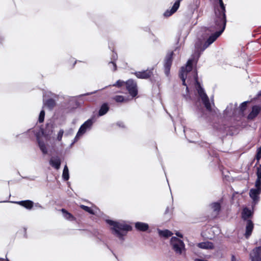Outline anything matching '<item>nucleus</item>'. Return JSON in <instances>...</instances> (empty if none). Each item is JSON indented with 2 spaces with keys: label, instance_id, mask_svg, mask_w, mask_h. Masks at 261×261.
<instances>
[{
  "label": "nucleus",
  "instance_id": "nucleus-5",
  "mask_svg": "<svg viewBox=\"0 0 261 261\" xmlns=\"http://www.w3.org/2000/svg\"><path fill=\"white\" fill-rule=\"evenodd\" d=\"M237 102L229 103L223 111V115L224 118L233 117L237 119L239 118V113L237 112Z\"/></svg>",
  "mask_w": 261,
  "mask_h": 261
},
{
  "label": "nucleus",
  "instance_id": "nucleus-54",
  "mask_svg": "<svg viewBox=\"0 0 261 261\" xmlns=\"http://www.w3.org/2000/svg\"><path fill=\"white\" fill-rule=\"evenodd\" d=\"M74 144V143L73 142H72L71 143V144L70 145V147H72V145H73Z\"/></svg>",
  "mask_w": 261,
  "mask_h": 261
},
{
  "label": "nucleus",
  "instance_id": "nucleus-53",
  "mask_svg": "<svg viewBox=\"0 0 261 261\" xmlns=\"http://www.w3.org/2000/svg\"><path fill=\"white\" fill-rule=\"evenodd\" d=\"M258 96H261V90L260 91L258 92Z\"/></svg>",
  "mask_w": 261,
  "mask_h": 261
},
{
  "label": "nucleus",
  "instance_id": "nucleus-37",
  "mask_svg": "<svg viewBox=\"0 0 261 261\" xmlns=\"http://www.w3.org/2000/svg\"><path fill=\"white\" fill-rule=\"evenodd\" d=\"M45 117V111L42 110L40 111L39 117H38V121L40 123H42L44 121Z\"/></svg>",
  "mask_w": 261,
  "mask_h": 261
},
{
  "label": "nucleus",
  "instance_id": "nucleus-29",
  "mask_svg": "<svg viewBox=\"0 0 261 261\" xmlns=\"http://www.w3.org/2000/svg\"><path fill=\"white\" fill-rule=\"evenodd\" d=\"M158 231L160 236L164 237L165 238H168L172 236L173 234V233L168 229L161 230L158 229Z\"/></svg>",
  "mask_w": 261,
  "mask_h": 261
},
{
  "label": "nucleus",
  "instance_id": "nucleus-52",
  "mask_svg": "<svg viewBox=\"0 0 261 261\" xmlns=\"http://www.w3.org/2000/svg\"><path fill=\"white\" fill-rule=\"evenodd\" d=\"M0 260L1 261H6V258L5 259L4 258H1V257H0Z\"/></svg>",
  "mask_w": 261,
  "mask_h": 261
},
{
  "label": "nucleus",
  "instance_id": "nucleus-57",
  "mask_svg": "<svg viewBox=\"0 0 261 261\" xmlns=\"http://www.w3.org/2000/svg\"><path fill=\"white\" fill-rule=\"evenodd\" d=\"M6 261H9V260L7 258H6Z\"/></svg>",
  "mask_w": 261,
  "mask_h": 261
},
{
  "label": "nucleus",
  "instance_id": "nucleus-2",
  "mask_svg": "<svg viewBox=\"0 0 261 261\" xmlns=\"http://www.w3.org/2000/svg\"><path fill=\"white\" fill-rule=\"evenodd\" d=\"M106 222L111 226L110 230L112 234L122 242L125 240L124 236L127 232L133 230V227L125 221L106 219Z\"/></svg>",
  "mask_w": 261,
  "mask_h": 261
},
{
  "label": "nucleus",
  "instance_id": "nucleus-35",
  "mask_svg": "<svg viewBox=\"0 0 261 261\" xmlns=\"http://www.w3.org/2000/svg\"><path fill=\"white\" fill-rule=\"evenodd\" d=\"M113 99L117 102H123L125 101L124 97L122 95H116Z\"/></svg>",
  "mask_w": 261,
  "mask_h": 261
},
{
  "label": "nucleus",
  "instance_id": "nucleus-19",
  "mask_svg": "<svg viewBox=\"0 0 261 261\" xmlns=\"http://www.w3.org/2000/svg\"><path fill=\"white\" fill-rule=\"evenodd\" d=\"M135 228L138 231L144 232L149 229V225L146 223L137 222L135 223Z\"/></svg>",
  "mask_w": 261,
  "mask_h": 261
},
{
  "label": "nucleus",
  "instance_id": "nucleus-43",
  "mask_svg": "<svg viewBox=\"0 0 261 261\" xmlns=\"http://www.w3.org/2000/svg\"><path fill=\"white\" fill-rule=\"evenodd\" d=\"M118 56L116 53L113 51V54L112 55L111 59L114 61H116L117 59Z\"/></svg>",
  "mask_w": 261,
  "mask_h": 261
},
{
  "label": "nucleus",
  "instance_id": "nucleus-51",
  "mask_svg": "<svg viewBox=\"0 0 261 261\" xmlns=\"http://www.w3.org/2000/svg\"><path fill=\"white\" fill-rule=\"evenodd\" d=\"M257 153H259V154H261V146L257 150Z\"/></svg>",
  "mask_w": 261,
  "mask_h": 261
},
{
  "label": "nucleus",
  "instance_id": "nucleus-36",
  "mask_svg": "<svg viewBox=\"0 0 261 261\" xmlns=\"http://www.w3.org/2000/svg\"><path fill=\"white\" fill-rule=\"evenodd\" d=\"M108 66L109 68L113 71H115L117 70L116 64L113 61L109 62L108 63Z\"/></svg>",
  "mask_w": 261,
  "mask_h": 261
},
{
  "label": "nucleus",
  "instance_id": "nucleus-21",
  "mask_svg": "<svg viewBox=\"0 0 261 261\" xmlns=\"http://www.w3.org/2000/svg\"><path fill=\"white\" fill-rule=\"evenodd\" d=\"M210 206L215 214L218 215L221 210V201L212 202Z\"/></svg>",
  "mask_w": 261,
  "mask_h": 261
},
{
  "label": "nucleus",
  "instance_id": "nucleus-6",
  "mask_svg": "<svg viewBox=\"0 0 261 261\" xmlns=\"http://www.w3.org/2000/svg\"><path fill=\"white\" fill-rule=\"evenodd\" d=\"M44 97H48L47 99H43V105L47 107V108L51 110L55 107L56 102L54 98H58V96L53 93L48 92L44 95Z\"/></svg>",
  "mask_w": 261,
  "mask_h": 261
},
{
  "label": "nucleus",
  "instance_id": "nucleus-28",
  "mask_svg": "<svg viewBox=\"0 0 261 261\" xmlns=\"http://www.w3.org/2000/svg\"><path fill=\"white\" fill-rule=\"evenodd\" d=\"M61 212L63 213V217L66 220H68L69 221H74L75 220V217L70 213H69L68 211H67L64 208L61 209Z\"/></svg>",
  "mask_w": 261,
  "mask_h": 261
},
{
  "label": "nucleus",
  "instance_id": "nucleus-34",
  "mask_svg": "<svg viewBox=\"0 0 261 261\" xmlns=\"http://www.w3.org/2000/svg\"><path fill=\"white\" fill-rule=\"evenodd\" d=\"M80 207L81 208L88 212V213L93 215L94 214L93 210L91 207L84 205H81Z\"/></svg>",
  "mask_w": 261,
  "mask_h": 261
},
{
  "label": "nucleus",
  "instance_id": "nucleus-48",
  "mask_svg": "<svg viewBox=\"0 0 261 261\" xmlns=\"http://www.w3.org/2000/svg\"><path fill=\"white\" fill-rule=\"evenodd\" d=\"M261 158V154L257 153L256 154V159L258 161L260 160Z\"/></svg>",
  "mask_w": 261,
  "mask_h": 261
},
{
  "label": "nucleus",
  "instance_id": "nucleus-11",
  "mask_svg": "<svg viewBox=\"0 0 261 261\" xmlns=\"http://www.w3.org/2000/svg\"><path fill=\"white\" fill-rule=\"evenodd\" d=\"M93 123L94 120L92 118H90L86 120L80 127L78 130L79 134H81L82 135H83L87 131L90 130Z\"/></svg>",
  "mask_w": 261,
  "mask_h": 261
},
{
  "label": "nucleus",
  "instance_id": "nucleus-32",
  "mask_svg": "<svg viewBox=\"0 0 261 261\" xmlns=\"http://www.w3.org/2000/svg\"><path fill=\"white\" fill-rule=\"evenodd\" d=\"M124 83L125 84V82H124V81L119 80L115 84H113L112 86L120 88V87H122L124 84ZM110 86H112V85H110L109 86H106L105 88H103L101 89H100L99 90H102V89H106L107 87H110Z\"/></svg>",
  "mask_w": 261,
  "mask_h": 261
},
{
  "label": "nucleus",
  "instance_id": "nucleus-30",
  "mask_svg": "<svg viewBox=\"0 0 261 261\" xmlns=\"http://www.w3.org/2000/svg\"><path fill=\"white\" fill-rule=\"evenodd\" d=\"M66 100L68 101L69 103H71L72 105V108H73L79 106V102L75 97H68L66 99Z\"/></svg>",
  "mask_w": 261,
  "mask_h": 261
},
{
  "label": "nucleus",
  "instance_id": "nucleus-16",
  "mask_svg": "<svg viewBox=\"0 0 261 261\" xmlns=\"http://www.w3.org/2000/svg\"><path fill=\"white\" fill-rule=\"evenodd\" d=\"M261 193V191L255 188H252L249 191V196L253 200V202L255 204L259 200V195Z\"/></svg>",
  "mask_w": 261,
  "mask_h": 261
},
{
  "label": "nucleus",
  "instance_id": "nucleus-23",
  "mask_svg": "<svg viewBox=\"0 0 261 261\" xmlns=\"http://www.w3.org/2000/svg\"><path fill=\"white\" fill-rule=\"evenodd\" d=\"M197 246L199 248L203 249H213L214 248L213 243L209 241L199 243L197 244Z\"/></svg>",
  "mask_w": 261,
  "mask_h": 261
},
{
  "label": "nucleus",
  "instance_id": "nucleus-49",
  "mask_svg": "<svg viewBox=\"0 0 261 261\" xmlns=\"http://www.w3.org/2000/svg\"><path fill=\"white\" fill-rule=\"evenodd\" d=\"M4 37L2 36H0V43H2L4 41Z\"/></svg>",
  "mask_w": 261,
  "mask_h": 261
},
{
  "label": "nucleus",
  "instance_id": "nucleus-22",
  "mask_svg": "<svg viewBox=\"0 0 261 261\" xmlns=\"http://www.w3.org/2000/svg\"><path fill=\"white\" fill-rule=\"evenodd\" d=\"M253 229V223L252 221L249 219L247 221V225L246 226V231L245 233V236L246 238L248 239L252 232Z\"/></svg>",
  "mask_w": 261,
  "mask_h": 261
},
{
  "label": "nucleus",
  "instance_id": "nucleus-39",
  "mask_svg": "<svg viewBox=\"0 0 261 261\" xmlns=\"http://www.w3.org/2000/svg\"><path fill=\"white\" fill-rule=\"evenodd\" d=\"M82 136V135L81 134H79V132H77L75 137L74 138V140H73V142L75 143L76 142H77L79 140V139H80V137Z\"/></svg>",
  "mask_w": 261,
  "mask_h": 261
},
{
  "label": "nucleus",
  "instance_id": "nucleus-8",
  "mask_svg": "<svg viewBox=\"0 0 261 261\" xmlns=\"http://www.w3.org/2000/svg\"><path fill=\"white\" fill-rule=\"evenodd\" d=\"M125 85L130 95L133 97L136 96L138 93L136 82L132 79H129L125 82Z\"/></svg>",
  "mask_w": 261,
  "mask_h": 261
},
{
  "label": "nucleus",
  "instance_id": "nucleus-20",
  "mask_svg": "<svg viewBox=\"0 0 261 261\" xmlns=\"http://www.w3.org/2000/svg\"><path fill=\"white\" fill-rule=\"evenodd\" d=\"M49 163L53 167L58 170L60 168L61 161L60 159L57 156L56 158H51L49 161Z\"/></svg>",
  "mask_w": 261,
  "mask_h": 261
},
{
  "label": "nucleus",
  "instance_id": "nucleus-40",
  "mask_svg": "<svg viewBox=\"0 0 261 261\" xmlns=\"http://www.w3.org/2000/svg\"><path fill=\"white\" fill-rule=\"evenodd\" d=\"M82 136V135L81 134H79V132H77L75 137L74 138V140H73V142L75 143L76 142H77L79 140V139H80V137Z\"/></svg>",
  "mask_w": 261,
  "mask_h": 261
},
{
  "label": "nucleus",
  "instance_id": "nucleus-9",
  "mask_svg": "<svg viewBox=\"0 0 261 261\" xmlns=\"http://www.w3.org/2000/svg\"><path fill=\"white\" fill-rule=\"evenodd\" d=\"M173 51L168 53L164 59V72L167 76H168L170 74V68L173 61Z\"/></svg>",
  "mask_w": 261,
  "mask_h": 261
},
{
  "label": "nucleus",
  "instance_id": "nucleus-17",
  "mask_svg": "<svg viewBox=\"0 0 261 261\" xmlns=\"http://www.w3.org/2000/svg\"><path fill=\"white\" fill-rule=\"evenodd\" d=\"M256 174L257 178L255 182V189L261 191V164L257 167Z\"/></svg>",
  "mask_w": 261,
  "mask_h": 261
},
{
  "label": "nucleus",
  "instance_id": "nucleus-14",
  "mask_svg": "<svg viewBox=\"0 0 261 261\" xmlns=\"http://www.w3.org/2000/svg\"><path fill=\"white\" fill-rule=\"evenodd\" d=\"M134 74L138 79H147L151 76L152 72L151 70L147 69L142 71H136L134 73Z\"/></svg>",
  "mask_w": 261,
  "mask_h": 261
},
{
  "label": "nucleus",
  "instance_id": "nucleus-46",
  "mask_svg": "<svg viewBox=\"0 0 261 261\" xmlns=\"http://www.w3.org/2000/svg\"><path fill=\"white\" fill-rule=\"evenodd\" d=\"M231 261H238L234 255H231Z\"/></svg>",
  "mask_w": 261,
  "mask_h": 261
},
{
  "label": "nucleus",
  "instance_id": "nucleus-58",
  "mask_svg": "<svg viewBox=\"0 0 261 261\" xmlns=\"http://www.w3.org/2000/svg\"><path fill=\"white\" fill-rule=\"evenodd\" d=\"M19 135H16V137H18Z\"/></svg>",
  "mask_w": 261,
  "mask_h": 261
},
{
  "label": "nucleus",
  "instance_id": "nucleus-33",
  "mask_svg": "<svg viewBox=\"0 0 261 261\" xmlns=\"http://www.w3.org/2000/svg\"><path fill=\"white\" fill-rule=\"evenodd\" d=\"M202 103L207 111H208L209 112H211L212 111L209 98L205 100L204 101H202Z\"/></svg>",
  "mask_w": 261,
  "mask_h": 261
},
{
  "label": "nucleus",
  "instance_id": "nucleus-50",
  "mask_svg": "<svg viewBox=\"0 0 261 261\" xmlns=\"http://www.w3.org/2000/svg\"><path fill=\"white\" fill-rule=\"evenodd\" d=\"M169 211V207H167L166 208V211H165V214H167V213H168Z\"/></svg>",
  "mask_w": 261,
  "mask_h": 261
},
{
  "label": "nucleus",
  "instance_id": "nucleus-3",
  "mask_svg": "<svg viewBox=\"0 0 261 261\" xmlns=\"http://www.w3.org/2000/svg\"><path fill=\"white\" fill-rule=\"evenodd\" d=\"M194 62L193 59H190L187 62L185 66H182L179 71V77L182 81V84L183 85L186 86V90L187 92L189 91L188 87L186 83V80L187 78V74L188 73L192 71L193 68V64Z\"/></svg>",
  "mask_w": 261,
  "mask_h": 261
},
{
  "label": "nucleus",
  "instance_id": "nucleus-10",
  "mask_svg": "<svg viewBox=\"0 0 261 261\" xmlns=\"http://www.w3.org/2000/svg\"><path fill=\"white\" fill-rule=\"evenodd\" d=\"M251 261H261V246L255 247L250 253Z\"/></svg>",
  "mask_w": 261,
  "mask_h": 261
},
{
  "label": "nucleus",
  "instance_id": "nucleus-42",
  "mask_svg": "<svg viewBox=\"0 0 261 261\" xmlns=\"http://www.w3.org/2000/svg\"><path fill=\"white\" fill-rule=\"evenodd\" d=\"M199 96L201 99L202 102L208 98V97L206 93L203 94Z\"/></svg>",
  "mask_w": 261,
  "mask_h": 261
},
{
  "label": "nucleus",
  "instance_id": "nucleus-12",
  "mask_svg": "<svg viewBox=\"0 0 261 261\" xmlns=\"http://www.w3.org/2000/svg\"><path fill=\"white\" fill-rule=\"evenodd\" d=\"M53 124L50 123H46L45 128H41L42 135L45 138L50 137L54 132Z\"/></svg>",
  "mask_w": 261,
  "mask_h": 261
},
{
  "label": "nucleus",
  "instance_id": "nucleus-7",
  "mask_svg": "<svg viewBox=\"0 0 261 261\" xmlns=\"http://www.w3.org/2000/svg\"><path fill=\"white\" fill-rule=\"evenodd\" d=\"M33 133L36 137L37 142L38 146L43 154H46L48 152L46 145L43 140L40 137L39 133H36L32 129H29L27 132L22 134L23 135H27L28 133Z\"/></svg>",
  "mask_w": 261,
  "mask_h": 261
},
{
  "label": "nucleus",
  "instance_id": "nucleus-56",
  "mask_svg": "<svg viewBox=\"0 0 261 261\" xmlns=\"http://www.w3.org/2000/svg\"><path fill=\"white\" fill-rule=\"evenodd\" d=\"M70 131L71 132V133H72V132H73V129L71 128V129H70Z\"/></svg>",
  "mask_w": 261,
  "mask_h": 261
},
{
  "label": "nucleus",
  "instance_id": "nucleus-13",
  "mask_svg": "<svg viewBox=\"0 0 261 261\" xmlns=\"http://www.w3.org/2000/svg\"><path fill=\"white\" fill-rule=\"evenodd\" d=\"M11 202L16 203L28 210H31L32 209L34 206V202L31 200H25L18 201H11Z\"/></svg>",
  "mask_w": 261,
  "mask_h": 261
},
{
  "label": "nucleus",
  "instance_id": "nucleus-27",
  "mask_svg": "<svg viewBox=\"0 0 261 261\" xmlns=\"http://www.w3.org/2000/svg\"><path fill=\"white\" fill-rule=\"evenodd\" d=\"M194 79L195 80V83L197 86V90L199 96L202 95L203 94L206 93L205 92L204 89L202 87L198 81V75L197 73H196V74L194 76Z\"/></svg>",
  "mask_w": 261,
  "mask_h": 261
},
{
  "label": "nucleus",
  "instance_id": "nucleus-25",
  "mask_svg": "<svg viewBox=\"0 0 261 261\" xmlns=\"http://www.w3.org/2000/svg\"><path fill=\"white\" fill-rule=\"evenodd\" d=\"M110 109V107L107 102H105L101 105L98 111V116H102L106 114Z\"/></svg>",
  "mask_w": 261,
  "mask_h": 261
},
{
  "label": "nucleus",
  "instance_id": "nucleus-15",
  "mask_svg": "<svg viewBox=\"0 0 261 261\" xmlns=\"http://www.w3.org/2000/svg\"><path fill=\"white\" fill-rule=\"evenodd\" d=\"M181 1L182 0L176 1L171 9L170 10H167L164 12V16L165 17H169L174 13L178 10Z\"/></svg>",
  "mask_w": 261,
  "mask_h": 261
},
{
  "label": "nucleus",
  "instance_id": "nucleus-24",
  "mask_svg": "<svg viewBox=\"0 0 261 261\" xmlns=\"http://www.w3.org/2000/svg\"><path fill=\"white\" fill-rule=\"evenodd\" d=\"M248 102V101H244L240 105L239 107L237 106V112H238L239 113V119L244 116V112L247 108Z\"/></svg>",
  "mask_w": 261,
  "mask_h": 261
},
{
  "label": "nucleus",
  "instance_id": "nucleus-31",
  "mask_svg": "<svg viewBox=\"0 0 261 261\" xmlns=\"http://www.w3.org/2000/svg\"><path fill=\"white\" fill-rule=\"evenodd\" d=\"M62 178L65 181L68 180L69 178V170L66 165H65L63 170Z\"/></svg>",
  "mask_w": 261,
  "mask_h": 261
},
{
  "label": "nucleus",
  "instance_id": "nucleus-47",
  "mask_svg": "<svg viewBox=\"0 0 261 261\" xmlns=\"http://www.w3.org/2000/svg\"><path fill=\"white\" fill-rule=\"evenodd\" d=\"M35 205L36 207H38L41 208H43V207L42 206V205L41 204H40L39 203H35Z\"/></svg>",
  "mask_w": 261,
  "mask_h": 261
},
{
  "label": "nucleus",
  "instance_id": "nucleus-4",
  "mask_svg": "<svg viewBox=\"0 0 261 261\" xmlns=\"http://www.w3.org/2000/svg\"><path fill=\"white\" fill-rule=\"evenodd\" d=\"M170 244L172 249L177 254L181 255L186 250L184 242L176 237H171Z\"/></svg>",
  "mask_w": 261,
  "mask_h": 261
},
{
  "label": "nucleus",
  "instance_id": "nucleus-44",
  "mask_svg": "<svg viewBox=\"0 0 261 261\" xmlns=\"http://www.w3.org/2000/svg\"><path fill=\"white\" fill-rule=\"evenodd\" d=\"M117 125L118 126H119V127H122V128H125V125H124V123L122 122H120V121L118 122L117 123Z\"/></svg>",
  "mask_w": 261,
  "mask_h": 261
},
{
  "label": "nucleus",
  "instance_id": "nucleus-1",
  "mask_svg": "<svg viewBox=\"0 0 261 261\" xmlns=\"http://www.w3.org/2000/svg\"><path fill=\"white\" fill-rule=\"evenodd\" d=\"M219 5L215 9L214 25L210 26L208 30L212 34L203 43L198 41L195 43V53L197 55L199 58L203 53L209 46L214 43L225 30L226 24V10L222 0H219Z\"/></svg>",
  "mask_w": 261,
  "mask_h": 261
},
{
  "label": "nucleus",
  "instance_id": "nucleus-55",
  "mask_svg": "<svg viewBox=\"0 0 261 261\" xmlns=\"http://www.w3.org/2000/svg\"><path fill=\"white\" fill-rule=\"evenodd\" d=\"M216 111H219L218 109H216V110H214V112L216 113Z\"/></svg>",
  "mask_w": 261,
  "mask_h": 261
},
{
  "label": "nucleus",
  "instance_id": "nucleus-41",
  "mask_svg": "<svg viewBox=\"0 0 261 261\" xmlns=\"http://www.w3.org/2000/svg\"><path fill=\"white\" fill-rule=\"evenodd\" d=\"M98 91V90H96V91H94L92 92H89V93H85V94H81V95L77 96V97H82V96H84L90 95L91 94L96 93Z\"/></svg>",
  "mask_w": 261,
  "mask_h": 261
},
{
  "label": "nucleus",
  "instance_id": "nucleus-45",
  "mask_svg": "<svg viewBox=\"0 0 261 261\" xmlns=\"http://www.w3.org/2000/svg\"><path fill=\"white\" fill-rule=\"evenodd\" d=\"M175 234L177 237H179V238H182L183 237V235L180 233L178 231H177L176 233H175Z\"/></svg>",
  "mask_w": 261,
  "mask_h": 261
},
{
  "label": "nucleus",
  "instance_id": "nucleus-18",
  "mask_svg": "<svg viewBox=\"0 0 261 261\" xmlns=\"http://www.w3.org/2000/svg\"><path fill=\"white\" fill-rule=\"evenodd\" d=\"M261 110V108L258 106H253L252 108V110L248 114L247 118L248 119H253L255 118L258 114L259 113Z\"/></svg>",
  "mask_w": 261,
  "mask_h": 261
},
{
  "label": "nucleus",
  "instance_id": "nucleus-26",
  "mask_svg": "<svg viewBox=\"0 0 261 261\" xmlns=\"http://www.w3.org/2000/svg\"><path fill=\"white\" fill-rule=\"evenodd\" d=\"M253 215V212L247 207L243 208L242 213V218L244 220H248Z\"/></svg>",
  "mask_w": 261,
  "mask_h": 261
},
{
  "label": "nucleus",
  "instance_id": "nucleus-38",
  "mask_svg": "<svg viewBox=\"0 0 261 261\" xmlns=\"http://www.w3.org/2000/svg\"><path fill=\"white\" fill-rule=\"evenodd\" d=\"M63 134H64V130L62 129H60L57 135V140L58 141H61L62 140Z\"/></svg>",
  "mask_w": 261,
  "mask_h": 261
}]
</instances>
